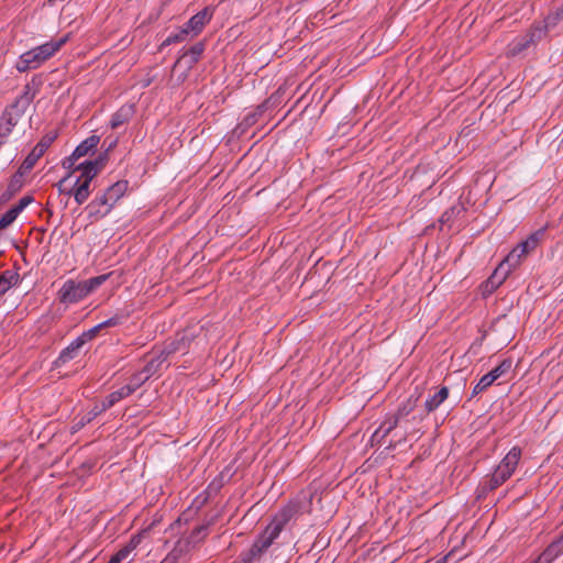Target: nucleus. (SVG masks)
<instances>
[{"instance_id":"a878e982","label":"nucleus","mask_w":563,"mask_h":563,"mask_svg":"<svg viewBox=\"0 0 563 563\" xmlns=\"http://www.w3.org/2000/svg\"><path fill=\"white\" fill-rule=\"evenodd\" d=\"M205 51V44L202 42L196 43L194 46L190 47V49L181 56L177 62L176 65L180 64L183 59L186 57H189V64L190 66L196 64L201 56V54Z\"/></svg>"},{"instance_id":"aec40b11","label":"nucleus","mask_w":563,"mask_h":563,"mask_svg":"<svg viewBox=\"0 0 563 563\" xmlns=\"http://www.w3.org/2000/svg\"><path fill=\"white\" fill-rule=\"evenodd\" d=\"M82 340H79L78 338L75 339L68 346H66L59 354V356L56 360V365L65 364L73 358H75L78 354V351L82 346Z\"/></svg>"},{"instance_id":"7c9ffc66","label":"nucleus","mask_w":563,"mask_h":563,"mask_svg":"<svg viewBox=\"0 0 563 563\" xmlns=\"http://www.w3.org/2000/svg\"><path fill=\"white\" fill-rule=\"evenodd\" d=\"M207 534H208V527L205 525L199 526L192 530V532L190 533V536L188 538V542L194 543V544L199 543L207 537Z\"/></svg>"},{"instance_id":"9b49d317","label":"nucleus","mask_w":563,"mask_h":563,"mask_svg":"<svg viewBox=\"0 0 563 563\" xmlns=\"http://www.w3.org/2000/svg\"><path fill=\"white\" fill-rule=\"evenodd\" d=\"M213 16V9L210 7L203 8L201 11L190 18V20L184 25L190 33V37L199 35L205 25L210 22Z\"/></svg>"},{"instance_id":"b1692460","label":"nucleus","mask_w":563,"mask_h":563,"mask_svg":"<svg viewBox=\"0 0 563 563\" xmlns=\"http://www.w3.org/2000/svg\"><path fill=\"white\" fill-rule=\"evenodd\" d=\"M510 477L511 476L509 474H507L505 471L496 466L494 473L492 474L489 481L486 483L484 489L494 490L498 488L500 485H503Z\"/></svg>"},{"instance_id":"1a4fd4ad","label":"nucleus","mask_w":563,"mask_h":563,"mask_svg":"<svg viewBox=\"0 0 563 563\" xmlns=\"http://www.w3.org/2000/svg\"><path fill=\"white\" fill-rule=\"evenodd\" d=\"M512 366L511 360H504L498 366L493 368L490 372L482 376L479 382L474 386L472 396H476L488 388L499 377L510 371Z\"/></svg>"},{"instance_id":"c756f323","label":"nucleus","mask_w":563,"mask_h":563,"mask_svg":"<svg viewBox=\"0 0 563 563\" xmlns=\"http://www.w3.org/2000/svg\"><path fill=\"white\" fill-rule=\"evenodd\" d=\"M147 379H150L148 375H146L143 371H140L130 378V382L125 386L131 388V394H133Z\"/></svg>"},{"instance_id":"2eb2a0df","label":"nucleus","mask_w":563,"mask_h":563,"mask_svg":"<svg viewBox=\"0 0 563 563\" xmlns=\"http://www.w3.org/2000/svg\"><path fill=\"white\" fill-rule=\"evenodd\" d=\"M278 536L279 533L267 526L265 531L255 540L251 548L261 555L274 543Z\"/></svg>"},{"instance_id":"412c9836","label":"nucleus","mask_w":563,"mask_h":563,"mask_svg":"<svg viewBox=\"0 0 563 563\" xmlns=\"http://www.w3.org/2000/svg\"><path fill=\"white\" fill-rule=\"evenodd\" d=\"M128 189V181L120 180L108 187L103 194L109 198L110 203L115 205V202L125 194Z\"/></svg>"},{"instance_id":"f8f14e48","label":"nucleus","mask_w":563,"mask_h":563,"mask_svg":"<svg viewBox=\"0 0 563 563\" xmlns=\"http://www.w3.org/2000/svg\"><path fill=\"white\" fill-rule=\"evenodd\" d=\"M298 512V505L290 504L279 510L272 522L268 525L274 531L280 534L285 526L294 518Z\"/></svg>"},{"instance_id":"f3484780","label":"nucleus","mask_w":563,"mask_h":563,"mask_svg":"<svg viewBox=\"0 0 563 563\" xmlns=\"http://www.w3.org/2000/svg\"><path fill=\"white\" fill-rule=\"evenodd\" d=\"M563 553V537L552 542L536 560L539 563H552Z\"/></svg>"},{"instance_id":"f257e3e1","label":"nucleus","mask_w":563,"mask_h":563,"mask_svg":"<svg viewBox=\"0 0 563 563\" xmlns=\"http://www.w3.org/2000/svg\"><path fill=\"white\" fill-rule=\"evenodd\" d=\"M544 228L539 229L530 234L525 241L520 242L495 269L494 274L489 278V283L496 286L500 285L507 275L519 266L521 261L529 253L538 247L544 238Z\"/></svg>"},{"instance_id":"dca6fc26","label":"nucleus","mask_w":563,"mask_h":563,"mask_svg":"<svg viewBox=\"0 0 563 563\" xmlns=\"http://www.w3.org/2000/svg\"><path fill=\"white\" fill-rule=\"evenodd\" d=\"M521 459V449L519 446H514L506 454V456L500 461L497 465L500 470L505 471L510 476L516 471V467Z\"/></svg>"},{"instance_id":"4468645a","label":"nucleus","mask_w":563,"mask_h":563,"mask_svg":"<svg viewBox=\"0 0 563 563\" xmlns=\"http://www.w3.org/2000/svg\"><path fill=\"white\" fill-rule=\"evenodd\" d=\"M51 139H43L41 142H38L37 145L32 150V152L25 157L20 168L23 169L25 173L31 170L38 161V158L45 153V151L51 144Z\"/></svg>"},{"instance_id":"2f4dec72","label":"nucleus","mask_w":563,"mask_h":563,"mask_svg":"<svg viewBox=\"0 0 563 563\" xmlns=\"http://www.w3.org/2000/svg\"><path fill=\"white\" fill-rule=\"evenodd\" d=\"M79 158L77 156H74V153L64 158L63 162H62V166L65 168V169H68V174H71V176L76 173V172H80V169H77L78 165H76V162L78 161Z\"/></svg>"},{"instance_id":"6e6552de","label":"nucleus","mask_w":563,"mask_h":563,"mask_svg":"<svg viewBox=\"0 0 563 563\" xmlns=\"http://www.w3.org/2000/svg\"><path fill=\"white\" fill-rule=\"evenodd\" d=\"M185 336H181L179 340L169 343L158 356L148 361L142 371L148 375V377L153 376L158 371L163 362L166 361L168 355L185 351Z\"/></svg>"},{"instance_id":"4c0bfd02","label":"nucleus","mask_w":563,"mask_h":563,"mask_svg":"<svg viewBox=\"0 0 563 563\" xmlns=\"http://www.w3.org/2000/svg\"><path fill=\"white\" fill-rule=\"evenodd\" d=\"M71 178V174H67L58 184L57 188L60 192H64L63 186L66 181H68Z\"/></svg>"},{"instance_id":"423d86ee","label":"nucleus","mask_w":563,"mask_h":563,"mask_svg":"<svg viewBox=\"0 0 563 563\" xmlns=\"http://www.w3.org/2000/svg\"><path fill=\"white\" fill-rule=\"evenodd\" d=\"M29 86L25 87V91L16 97V99L8 106L3 113L0 117L1 121H4V124L11 130L16 125L21 117L24 114L25 110L31 103V96L29 92Z\"/></svg>"},{"instance_id":"5701e85b","label":"nucleus","mask_w":563,"mask_h":563,"mask_svg":"<svg viewBox=\"0 0 563 563\" xmlns=\"http://www.w3.org/2000/svg\"><path fill=\"white\" fill-rule=\"evenodd\" d=\"M449 396L448 387L440 388L432 397L424 402L427 412L434 411Z\"/></svg>"},{"instance_id":"ddd939ff","label":"nucleus","mask_w":563,"mask_h":563,"mask_svg":"<svg viewBox=\"0 0 563 563\" xmlns=\"http://www.w3.org/2000/svg\"><path fill=\"white\" fill-rule=\"evenodd\" d=\"M33 201L31 196H24L19 200V202L11 207L1 218H0V231L8 228L10 224L14 222L18 216Z\"/></svg>"},{"instance_id":"7ed1b4c3","label":"nucleus","mask_w":563,"mask_h":563,"mask_svg":"<svg viewBox=\"0 0 563 563\" xmlns=\"http://www.w3.org/2000/svg\"><path fill=\"white\" fill-rule=\"evenodd\" d=\"M106 155L98 157L95 161H86L80 163L77 169H80V175L76 178L73 188L67 192L74 196L78 205H82L90 196V185L93 178L103 168Z\"/></svg>"},{"instance_id":"e433bc0d","label":"nucleus","mask_w":563,"mask_h":563,"mask_svg":"<svg viewBox=\"0 0 563 563\" xmlns=\"http://www.w3.org/2000/svg\"><path fill=\"white\" fill-rule=\"evenodd\" d=\"M563 18V8L558 10L555 13L553 14H550L547 19H545V23H547V26L549 25H554L559 20H561Z\"/></svg>"},{"instance_id":"6ab92c4d","label":"nucleus","mask_w":563,"mask_h":563,"mask_svg":"<svg viewBox=\"0 0 563 563\" xmlns=\"http://www.w3.org/2000/svg\"><path fill=\"white\" fill-rule=\"evenodd\" d=\"M134 109L132 104L122 106L117 112L112 114L110 120V126L118 129L119 126L126 123L133 115Z\"/></svg>"},{"instance_id":"473e14b6","label":"nucleus","mask_w":563,"mask_h":563,"mask_svg":"<svg viewBox=\"0 0 563 563\" xmlns=\"http://www.w3.org/2000/svg\"><path fill=\"white\" fill-rule=\"evenodd\" d=\"M102 330L100 323L92 327L91 329L85 331L81 333V335L78 336L79 340H82V344L91 341L93 338L98 335V333Z\"/></svg>"},{"instance_id":"72a5a7b5","label":"nucleus","mask_w":563,"mask_h":563,"mask_svg":"<svg viewBox=\"0 0 563 563\" xmlns=\"http://www.w3.org/2000/svg\"><path fill=\"white\" fill-rule=\"evenodd\" d=\"M110 406L107 405V401L103 399L101 402L96 404L93 408L88 412L87 421H91L95 417L108 410Z\"/></svg>"},{"instance_id":"c85d7f7f","label":"nucleus","mask_w":563,"mask_h":563,"mask_svg":"<svg viewBox=\"0 0 563 563\" xmlns=\"http://www.w3.org/2000/svg\"><path fill=\"white\" fill-rule=\"evenodd\" d=\"M190 36V33L187 31L185 26H183L178 32L169 34L161 44V48L168 46L174 43H180L187 40Z\"/></svg>"},{"instance_id":"a211bd4d","label":"nucleus","mask_w":563,"mask_h":563,"mask_svg":"<svg viewBox=\"0 0 563 563\" xmlns=\"http://www.w3.org/2000/svg\"><path fill=\"white\" fill-rule=\"evenodd\" d=\"M24 173L25 172L23 169L19 168L18 173H15L11 177L7 189L1 195L2 201L10 200L16 192H19L21 190V188L23 187L22 178H23Z\"/></svg>"},{"instance_id":"4be33fe9","label":"nucleus","mask_w":563,"mask_h":563,"mask_svg":"<svg viewBox=\"0 0 563 563\" xmlns=\"http://www.w3.org/2000/svg\"><path fill=\"white\" fill-rule=\"evenodd\" d=\"M100 137L98 135H91L82 141L73 152L74 156L81 158L86 156L90 151L97 147L99 144Z\"/></svg>"},{"instance_id":"20e7f679","label":"nucleus","mask_w":563,"mask_h":563,"mask_svg":"<svg viewBox=\"0 0 563 563\" xmlns=\"http://www.w3.org/2000/svg\"><path fill=\"white\" fill-rule=\"evenodd\" d=\"M107 279L108 275H100L81 282L68 279L59 289L58 299L63 303H76L86 298Z\"/></svg>"},{"instance_id":"393cba45","label":"nucleus","mask_w":563,"mask_h":563,"mask_svg":"<svg viewBox=\"0 0 563 563\" xmlns=\"http://www.w3.org/2000/svg\"><path fill=\"white\" fill-rule=\"evenodd\" d=\"M139 540L133 538L126 545L120 549L115 554H113L108 563H121L124 561L131 552L137 547Z\"/></svg>"},{"instance_id":"f704fd0d","label":"nucleus","mask_w":563,"mask_h":563,"mask_svg":"<svg viewBox=\"0 0 563 563\" xmlns=\"http://www.w3.org/2000/svg\"><path fill=\"white\" fill-rule=\"evenodd\" d=\"M260 555L250 548L247 551L242 552L239 556V563H251L254 559L258 558Z\"/></svg>"},{"instance_id":"c9c22d12","label":"nucleus","mask_w":563,"mask_h":563,"mask_svg":"<svg viewBox=\"0 0 563 563\" xmlns=\"http://www.w3.org/2000/svg\"><path fill=\"white\" fill-rule=\"evenodd\" d=\"M123 318L120 316H114L112 318H109L108 320L100 323L102 329L110 328V327H117L122 323Z\"/></svg>"},{"instance_id":"0eeeda50","label":"nucleus","mask_w":563,"mask_h":563,"mask_svg":"<svg viewBox=\"0 0 563 563\" xmlns=\"http://www.w3.org/2000/svg\"><path fill=\"white\" fill-rule=\"evenodd\" d=\"M545 34V29L540 25L530 27L525 34L517 36L508 45L507 54L509 56H517L523 53L529 47L536 45Z\"/></svg>"},{"instance_id":"f03ea898","label":"nucleus","mask_w":563,"mask_h":563,"mask_svg":"<svg viewBox=\"0 0 563 563\" xmlns=\"http://www.w3.org/2000/svg\"><path fill=\"white\" fill-rule=\"evenodd\" d=\"M68 41V36L51 40L20 55L15 68L19 73L36 69L53 57Z\"/></svg>"},{"instance_id":"bb28decb","label":"nucleus","mask_w":563,"mask_h":563,"mask_svg":"<svg viewBox=\"0 0 563 563\" xmlns=\"http://www.w3.org/2000/svg\"><path fill=\"white\" fill-rule=\"evenodd\" d=\"M18 280V274L5 271L0 274V297H2Z\"/></svg>"},{"instance_id":"58836bf2","label":"nucleus","mask_w":563,"mask_h":563,"mask_svg":"<svg viewBox=\"0 0 563 563\" xmlns=\"http://www.w3.org/2000/svg\"><path fill=\"white\" fill-rule=\"evenodd\" d=\"M531 563H539L537 560L532 561Z\"/></svg>"},{"instance_id":"cd10ccee","label":"nucleus","mask_w":563,"mask_h":563,"mask_svg":"<svg viewBox=\"0 0 563 563\" xmlns=\"http://www.w3.org/2000/svg\"><path fill=\"white\" fill-rule=\"evenodd\" d=\"M131 394V388L126 387L125 385L119 388L115 391H112L108 397L104 399L107 401V405L113 407L117 402L120 400L129 397Z\"/></svg>"},{"instance_id":"9d476101","label":"nucleus","mask_w":563,"mask_h":563,"mask_svg":"<svg viewBox=\"0 0 563 563\" xmlns=\"http://www.w3.org/2000/svg\"><path fill=\"white\" fill-rule=\"evenodd\" d=\"M113 208L109 198L102 192L97 195L86 207L88 217L92 220H98L106 217Z\"/></svg>"},{"instance_id":"39448f33","label":"nucleus","mask_w":563,"mask_h":563,"mask_svg":"<svg viewBox=\"0 0 563 563\" xmlns=\"http://www.w3.org/2000/svg\"><path fill=\"white\" fill-rule=\"evenodd\" d=\"M413 408H415V401H411V399H408L406 404H404L401 407H399V409L397 410V412L394 417H390L389 419H387L386 421H384L380 424V427L374 433V437L382 434V437L385 438L398 426L404 427L405 435L408 434L409 428L407 424H408L409 420L407 418L411 413Z\"/></svg>"}]
</instances>
